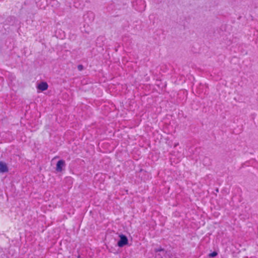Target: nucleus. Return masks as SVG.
<instances>
[{"label":"nucleus","mask_w":258,"mask_h":258,"mask_svg":"<svg viewBox=\"0 0 258 258\" xmlns=\"http://www.w3.org/2000/svg\"><path fill=\"white\" fill-rule=\"evenodd\" d=\"M120 239L117 242V245L119 247H123L126 245L128 243V239L126 236L121 234L119 235Z\"/></svg>","instance_id":"1"},{"label":"nucleus","mask_w":258,"mask_h":258,"mask_svg":"<svg viewBox=\"0 0 258 258\" xmlns=\"http://www.w3.org/2000/svg\"><path fill=\"white\" fill-rule=\"evenodd\" d=\"M65 165V162L62 160H59L56 164V170L57 171L60 172L62 170V167Z\"/></svg>","instance_id":"2"},{"label":"nucleus","mask_w":258,"mask_h":258,"mask_svg":"<svg viewBox=\"0 0 258 258\" xmlns=\"http://www.w3.org/2000/svg\"><path fill=\"white\" fill-rule=\"evenodd\" d=\"M8 171V166L5 162L0 161V172L5 173Z\"/></svg>","instance_id":"3"},{"label":"nucleus","mask_w":258,"mask_h":258,"mask_svg":"<svg viewBox=\"0 0 258 258\" xmlns=\"http://www.w3.org/2000/svg\"><path fill=\"white\" fill-rule=\"evenodd\" d=\"M48 84L46 82H42L38 84L37 88L41 91H44L48 88Z\"/></svg>","instance_id":"4"},{"label":"nucleus","mask_w":258,"mask_h":258,"mask_svg":"<svg viewBox=\"0 0 258 258\" xmlns=\"http://www.w3.org/2000/svg\"><path fill=\"white\" fill-rule=\"evenodd\" d=\"M217 254H218V253H217V252H216V251H213V252H212V253H210V254H209V256L210 257H215V256H217Z\"/></svg>","instance_id":"5"},{"label":"nucleus","mask_w":258,"mask_h":258,"mask_svg":"<svg viewBox=\"0 0 258 258\" xmlns=\"http://www.w3.org/2000/svg\"><path fill=\"white\" fill-rule=\"evenodd\" d=\"M78 69L79 71H82L84 69V66L82 64L78 66Z\"/></svg>","instance_id":"6"},{"label":"nucleus","mask_w":258,"mask_h":258,"mask_svg":"<svg viewBox=\"0 0 258 258\" xmlns=\"http://www.w3.org/2000/svg\"><path fill=\"white\" fill-rule=\"evenodd\" d=\"M163 249L161 247H160V248H156L155 249V252H159V251H163Z\"/></svg>","instance_id":"7"},{"label":"nucleus","mask_w":258,"mask_h":258,"mask_svg":"<svg viewBox=\"0 0 258 258\" xmlns=\"http://www.w3.org/2000/svg\"><path fill=\"white\" fill-rule=\"evenodd\" d=\"M141 3L143 4V5H144V6H143V10H145V7H146V6H145V1H141Z\"/></svg>","instance_id":"8"}]
</instances>
